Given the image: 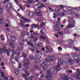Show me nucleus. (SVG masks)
<instances>
[{"instance_id": "obj_1", "label": "nucleus", "mask_w": 80, "mask_h": 80, "mask_svg": "<svg viewBox=\"0 0 80 80\" xmlns=\"http://www.w3.org/2000/svg\"><path fill=\"white\" fill-rule=\"evenodd\" d=\"M60 65H58L57 66H55L54 68H51L50 70H48L47 72V74L48 75H50L52 73V74H54V75L56 74V73H57V72H58L59 70H60Z\"/></svg>"}, {"instance_id": "obj_2", "label": "nucleus", "mask_w": 80, "mask_h": 80, "mask_svg": "<svg viewBox=\"0 0 80 80\" xmlns=\"http://www.w3.org/2000/svg\"><path fill=\"white\" fill-rule=\"evenodd\" d=\"M48 58H46V61L44 62H42L39 65L41 67H42L44 70H45V69L43 68L45 66L47 65V66H49L50 65V63H49L47 61Z\"/></svg>"}, {"instance_id": "obj_3", "label": "nucleus", "mask_w": 80, "mask_h": 80, "mask_svg": "<svg viewBox=\"0 0 80 80\" xmlns=\"http://www.w3.org/2000/svg\"><path fill=\"white\" fill-rule=\"evenodd\" d=\"M13 6L11 3L7 4L6 6V9L7 12H11V9Z\"/></svg>"}, {"instance_id": "obj_4", "label": "nucleus", "mask_w": 80, "mask_h": 80, "mask_svg": "<svg viewBox=\"0 0 80 80\" xmlns=\"http://www.w3.org/2000/svg\"><path fill=\"white\" fill-rule=\"evenodd\" d=\"M79 57L78 55L77 54H75L72 56L73 59L77 63H79L80 62V60L78 59Z\"/></svg>"}, {"instance_id": "obj_5", "label": "nucleus", "mask_w": 80, "mask_h": 80, "mask_svg": "<svg viewBox=\"0 0 80 80\" xmlns=\"http://www.w3.org/2000/svg\"><path fill=\"white\" fill-rule=\"evenodd\" d=\"M35 14L37 16H41V10L40 9H37L35 12Z\"/></svg>"}, {"instance_id": "obj_6", "label": "nucleus", "mask_w": 80, "mask_h": 80, "mask_svg": "<svg viewBox=\"0 0 80 80\" xmlns=\"http://www.w3.org/2000/svg\"><path fill=\"white\" fill-rule=\"evenodd\" d=\"M30 75V73L28 72H26V75L24 74H23L22 75V77L26 79H27V76Z\"/></svg>"}, {"instance_id": "obj_7", "label": "nucleus", "mask_w": 80, "mask_h": 80, "mask_svg": "<svg viewBox=\"0 0 80 80\" xmlns=\"http://www.w3.org/2000/svg\"><path fill=\"white\" fill-rule=\"evenodd\" d=\"M3 51L4 52H6L8 56L10 55V53L8 51V50L7 49V47L4 46L3 48Z\"/></svg>"}, {"instance_id": "obj_8", "label": "nucleus", "mask_w": 80, "mask_h": 80, "mask_svg": "<svg viewBox=\"0 0 80 80\" xmlns=\"http://www.w3.org/2000/svg\"><path fill=\"white\" fill-rule=\"evenodd\" d=\"M46 58L48 59L47 61L49 63H50V62H49V61L48 60H49V61H50L51 62H52V61H53V60H54V57L53 56H50L49 57V58Z\"/></svg>"}, {"instance_id": "obj_9", "label": "nucleus", "mask_w": 80, "mask_h": 80, "mask_svg": "<svg viewBox=\"0 0 80 80\" xmlns=\"http://www.w3.org/2000/svg\"><path fill=\"white\" fill-rule=\"evenodd\" d=\"M28 16L30 18H32L34 16V13L32 11H29V13L28 14Z\"/></svg>"}, {"instance_id": "obj_10", "label": "nucleus", "mask_w": 80, "mask_h": 80, "mask_svg": "<svg viewBox=\"0 0 80 80\" xmlns=\"http://www.w3.org/2000/svg\"><path fill=\"white\" fill-rule=\"evenodd\" d=\"M78 8H72V10H73V14H77L78 13V11L77 9Z\"/></svg>"}, {"instance_id": "obj_11", "label": "nucleus", "mask_w": 80, "mask_h": 80, "mask_svg": "<svg viewBox=\"0 0 80 80\" xmlns=\"http://www.w3.org/2000/svg\"><path fill=\"white\" fill-rule=\"evenodd\" d=\"M68 21L69 23H70V22H71L72 23H75V20H73V19L71 17H69L68 18Z\"/></svg>"}, {"instance_id": "obj_12", "label": "nucleus", "mask_w": 80, "mask_h": 80, "mask_svg": "<svg viewBox=\"0 0 80 80\" xmlns=\"http://www.w3.org/2000/svg\"><path fill=\"white\" fill-rule=\"evenodd\" d=\"M29 58L31 60H34L37 58V56H35L33 54H31L29 56Z\"/></svg>"}, {"instance_id": "obj_13", "label": "nucleus", "mask_w": 80, "mask_h": 80, "mask_svg": "<svg viewBox=\"0 0 80 80\" xmlns=\"http://www.w3.org/2000/svg\"><path fill=\"white\" fill-rule=\"evenodd\" d=\"M46 32V30L43 28H42L40 31V33L42 35H44Z\"/></svg>"}, {"instance_id": "obj_14", "label": "nucleus", "mask_w": 80, "mask_h": 80, "mask_svg": "<svg viewBox=\"0 0 80 80\" xmlns=\"http://www.w3.org/2000/svg\"><path fill=\"white\" fill-rule=\"evenodd\" d=\"M62 66L63 68H66L68 66V63L66 62H63V63L62 64Z\"/></svg>"}, {"instance_id": "obj_15", "label": "nucleus", "mask_w": 80, "mask_h": 80, "mask_svg": "<svg viewBox=\"0 0 80 80\" xmlns=\"http://www.w3.org/2000/svg\"><path fill=\"white\" fill-rule=\"evenodd\" d=\"M22 19H23V21L24 22H28V23H30V19H27V18H25L22 17Z\"/></svg>"}, {"instance_id": "obj_16", "label": "nucleus", "mask_w": 80, "mask_h": 80, "mask_svg": "<svg viewBox=\"0 0 80 80\" xmlns=\"http://www.w3.org/2000/svg\"><path fill=\"white\" fill-rule=\"evenodd\" d=\"M30 63L29 62L27 63H24L23 65V67H26V68H29V67H30V65H29Z\"/></svg>"}, {"instance_id": "obj_17", "label": "nucleus", "mask_w": 80, "mask_h": 80, "mask_svg": "<svg viewBox=\"0 0 80 80\" xmlns=\"http://www.w3.org/2000/svg\"><path fill=\"white\" fill-rule=\"evenodd\" d=\"M39 27V25H37V24H33L32 25V26L31 27V28H32V29H34V28H38Z\"/></svg>"}, {"instance_id": "obj_18", "label": "nucleus", "mask_w": 80, "mask_h": 80, "mask_svg": "<svg viewBox=\"0 0 80 80\" xmlns=\"http://www.w3.org/2000/svg\"><path fill=\"white\" fill-rule=\"evenodd\" d=\"M22 44L20 43L18 45V47L19 48V50H23V47H22Z\"/></svg>"}, {"instance_id": "obj_19", "label": "nucleus", "mask_w": 80, "mask_h": 80, "mask_svg": "<svg viewBox=\"0 0 80 80\" xmlns=\"http://www.w3.org/2000/svg\"><path fill=\"white\" fill-rule=\"evenodd\" d=\"M11 41H12L13 43H15V41H16V39L13 36H12L11 37Z\"/></svg>"}, {"instance_id": "obj_20", "label": "nucleus", "mask_w": 80, "mask_h": 80, "mask_svg": "<svg viewBox=\"0 0 80 80\" xmlns=\"http://www.w3.org/2000/svg\"><path fill=\"white\" fill-rule=\"evenodd\" d=\"M68 62L70 65H72L73 64V63L74 62V61L73 59H69L68 61Z\"/></svg>"}, {"instance_id": "obj_21", "label": "nucleus", "mask_w": 80, "mask_h": 80, "mask_svg": "<svg viewBox=\"0 0 80 80\" xmlns=\"http://www.w3.org/2000/svg\"><path fill=\"white\" fill-rule=\"evenodd\" d=\"M22 56L23 58H26L27 57V54L24 53H22Z\"/></svg>"}, {"instance_id": "obj_22", "label": "nucleus", "mask_w": 80, "mask_h": 80, "mask_svg": "<svg viewBox=\"0 0 80 80\" xmlns=\"http://www.w3.org/2000/svg\"><path fill=\"white\" fill-rule=\"evenodd\" d=\"M65 58L66 59L68 60V58H70V56L69 54H66L65 55Z\"/></svg>"}, {"instance_id": "obj_23", "label": "nucleus", "mask_w": 80, "mask_h": 80, "mask_svg": "<svg viewBox=\"0 0 80 80\" xmlns=\"http://www.w3.org/2000/svg\"><path fill=\"white\" fill-rule=\"evenodd\" d=\"M14 72L15 73L16 75H19L20 73V71H19V70H18V69H16L14 70Z\"/></svg>"}, {"instance_id": "obj_24", "label": "nucleus", "mask_w": 80, "mask_h": 80, "mask_svg": "<svg viewBox=\"0 0 80 80\" xmlns=\"http://www.w3.org/2000/svg\"><path fill=\"white\" fill-rule=\"evenodd\" d=\"M62 78L63 80H69V78H68V77L67 75H66L64 77L62 78Z\"/></svg>"}, {"instance_id": "obj_25", "label": "nucleus", "mask_w": 80, "mask_h": 80, "mask_svg": "<svg viewBox=\"0 0 80 80\" xmlns=\"http://www.w3.org/2000/svg\"><path fill=\"white\" fill-rule=\"evenodd\" d=\"M16 54L18 55V56H20V54H21V52L19 50H17L16 52Z\"/></svg>"}, {"instance_id": "obj_26", "label": "nucleus", "mask_w": 80, "mask_h": 80, "mask_svg": "<svg viewBox=\"0 0 80 80\" xmlns=\"http://www.w3.org/2000/svg\"><path fill=\"white\" fill-rule=\"evenodd\" d=\"M53 78L51 76H46V79L47 80H52Z\"/></svg>"}, {"instance_id": "obj_27", "label": "nucleus", "mask_w": 80, "mask_h": 80, "mask_svg": "<svg viewBox=\"0 0 80 80\" xmlns=\"http://www.w3.org/2000/svg\"><path fill=\"white\" fill-rule=\"evenodd\" d=\"M75 27V25H73V24H70V23H69V24L68 26V28H71V27Z\"/></svg>"}, {"instance_id": "obj_28", "label": "nucleus", "mask_w": 80, "mask_h": 80, "mask_svg": "<svg viewBox=\"0 0 80 80\" xmlns=\"http://www.w3.org/2000/svg\"><path fill=\"white\" fill-rule=\"evenodd\" d=\"M77 73H79L80 74L78 75H77L76 76V77H80V70L78 69L77 71Z\"/></svg>"}, {"instance_id": "obj_29", "label": "nucleus", "mask_w": 80, "mask_h": 80, "mask_svg": "<svg viewBox=\"0 0 80 80\" xmlns=\"http://www.w3.org/2000/svg\"><path fill=\"white\" fill-rule=\"evenodd\" d=\"M63 63V60H62L59 59L58 60V63H59V64H61L62 65Z\"/></svg>"}, {"instance_id": "obj_30", "label": "nucleus", "mask_w": 80, "mask_h": 80, "mask_svg": "<svg viewBox=\"0 0 80 80\" xmlns=\"http://www.w3.org/2000/svg\"><path fill=\"white\" fill-rule=\"evenodd\" d=\"M54 29L56 31H59L60 30V28L57 26H55Z\"/></svg>"}, {"instance_id": "obj_31", "label": "nucleus", "mask_w": 80, "mask_h": 80, "mask_svg": "<svg viewBox=\"0 0 80 80\" xmlns=\"http://www.w3.org/2000/svg\"><path fill=\"white\" fill-rule=\"evenodd\" d=\"M44 55H45L48 56V55H50V52H49L48 51V52H44Z\"/></svg>"}, {"instance_id": "obj_32", "label": "nucleus", "mask_w": 80, "mask_h": 80, "mask_svg": "<svg viewBox=\"0 0 80 80\" xmlns=\"http://www.w3.org/2000/svg\"><path fill=\"white\" fill-rule=\"evenodd\" d=\"M73 42V41L72 40H70L68 41V43L69 45H72V43Z\"/></svg>"}, {"instance_id": "obj_33", "label": "nucleus", "mask_w": 80, "mask_h": 80, "mask_svg": "<svg viewBox=\"0 0 80 80\" xmlns=\"http://www.w3.org/2000/svg\"><path fill=\"white\" fill-rule=\"evenodd\" d=\"M42 53H40V55H39L38 56H36V58H40L42 57Z\"/></svg>"}, {"instance_id": "obj_34", "label": "nucleus", "mask_w": 80, "mask_h": 80, "mask_svg": "<svg viewBox=\"0 0 80 80\" xmlns=\"http://www.w3.org/2000/svg\"><path fill=\"white\" fill-rule=\"evenodd\" d=\"M28 45H30V46H31V47H34V46H33V43H32V42H28Z\"/></svg>"}, {"instance_id": "obj_35", "label": "nucleus", "mask_w": 80, "mask_h": 80, "mask_svg": "<svg viewBox=\"0 0 80 80\" xmlns=\"http://www.w3.org/2000/svg\"><path fill=\"white\" fill-rule=\"evenodd\" d=\"M34 68L35 69H36V70H40V68L37 65L34 66Z\"/></svg>"}, {"instance_id": "obj_36", "label": "nucleus", "mask_w": 80, "mask_h": 80, "mask_svg": "<svg viewBox=\"0 0 80 80\" xmlns=\"http://www.w3.org/2000/svg\"><path fill=\"white\" fill-rule=\"evenodd\" d=\"M10 46H11L12 48H15V45L14 44H13L12 42H10Z\"/></svg>"}, {"instance_id": "obj_37", "label": "nucleus", "mask_w": 80, "mask_h": 80, "mask_svg": "<svg viewBox=\"0 0 80 80\" xmlns=\"http://www.w3.org/2000/svg\"><path fill=\"white\" fill-rule=\"evenodd\" d=\"M54 51L53 49L51 48H50L48 50V52H53Z\"/></svg>"}, {"instance_id": "obj_38", "label": "nucleus", "mask_w": 80, "mask_h": 80, "mask_svg": "<svg viewBox=\"0 0 80 80\" xmlns=\"http://www.w3.org/2000/svg\"><path fill=\"white\" fill-rule=\"evenodd\" d=\"M15 59L16 61V62H19V58H18V57L17 56H16L15 57Z\"/></svg>"}, {"instance_id": "obj_39", "label": "nucleus", "mask_w": 80, "mask_h": 80, "mask_svg": "<svg viewBox=\"0 0 80 80\" xmlns=\"http://www.w3.org/2000/svg\"><path fill=\"white\" fill-rule=\"evenodd\" d=\"M27 2L29 4H30L31 3H33V1L31 0H28L27 1Z\"/></svg>"}, {"instance_id": "obj_40", "label": "nucleus", "mask_w": 80, "mask_h": 80, "mask_svg": "<svg viewBox=\"0 0 80 80\" xmlns=\"http://www.w3.org/2000/svg\"><path fill=\"white\" fill-rule=\"evenodd\" d=\"M38 47H42L43 46V43L41 42L38 43Z\"/></svg>"}, {"instance_id": "obj_41", "label": "nucleus", "mask_w": 80, "mask_h": 80, "mask_svg": "<svg viewBox=\"0 0 80 80\" xmlns=\"http://www.w3.org/2000/svg\"><path fill=\"white\" fill-rule=\"evenodd\" d=\"M44 26H45V23L44 22H42L40 25L41 27H43Z\"/></svg>"}, {"instance_id": "obj_42", "label": "nucleus", "mask_w": 80, "mask_h": 80, "mask_svg": "<svg viewBox=\"0 0 80 80\" xmlns=\"http://www.w3.org/2000/svg\"><path fill=\"white\" fill-rule=\"evenodd\" d=\"M66 73L67 74H69V73H72V70H68L66 71Z\"/></svg>"}, {"instance_id": "obj_43", "label": "nucleus", "mask_w": 80, "mask_h": 80, "mask_svg": "<svg viewBox=\"0 0 80 80\" xmlns=\"http://www.w3.org/2000/svg\"><path fill=\"white\" fill-rule=\"evenodd\" d=\"M30 62V61L27 59H25L23 61L24 63H27V62Z\"/></svg>"}, {"instance_id": "obj_44", "label": "nucleus", "mask_w": 80, "mask_h": 80, "mask_svg": "<svg viewBox=\"0 0 80 80\" xmlns=\"http://www.w3.org/2000/svg\"><path fill=\"white\" fill-rule=\"evenodd\" d=\"M12 52L13 54H16V51H15V49H12Z\"/></svg>"}, {"instance_id": "obj_45", "label": "nucleus", "mask_w": 80, "mask_h": 80, "mask_svg": "<svg viewBox=\"0 0 80 80\" xmlns=\"http://www.w3.org/2000/svg\"><path fill=\"white\" fill-rule=\"evenodd\" d=\"M68 12H69V13H72V14H73V10H72V11H70V10H69L68 11Z\"/></svg>"}, {"instance_id": "obj_46", "label": "nucleus", "mask_w": 80, "mask_h": 80, "mask_svg": "<svg viewBox=\"0 0 80 80\" xmlns=\"http://www.w3.org/2000/svg\"><path fill=\"white\" fill-rule=\"evenodd\" d=\"M1 76L2 77H5V75H4V72H1Z\"/></svg>"}, {"instance_id": "obj_47", "label": "nucleus", "mask_w": 80, "mask_h": 80, "mask_svg": "<svg viewBox=\"0 0 80 80\" xmlns=\"http://www.w3.org/2000/svg\"><path fill=\"white\" fill-rule=\"evenodd\" d=\"M58 34H59V35L60 36H61V35H62L63 33L62 32H58Z\"/></svg>"}, {"instance_id": "obj_48", "label": "nucleus", "mask_w": 80, "mask_h": 80, "mask_svg": "<svg viewBox=\"0 0 80 80\" xmlns=\"http://www.w3.org/2000/svg\"><path fill=\"white\" fill-rule=\"evenodd\" d=\"M53 15V18H57V15L55 13H54Z\"/></svg>"}, {"instance_id": "obj_49", "label": "nucleus", "mask_w": 80, "mask_h": 80, "mask_svg": "<svg viewBox=\"0 0 80 80\" xmlns=\"http://www.w3.org/2000/svg\"><path fill=\"white\" fill-rule=\"evenodd\" d=\"M42 4V2H39L37 3V5H41Z\"/></svg>"}, {"instance_id": "obj_50", "label": "nucleus", "mask_w": 80, "mask_h": 80, "mask_svg": "<svg viewBox=\"0 0 80 80\" xmlns=\"http://www.w3.org/2000/svg\"><path fill=\"white\" fill-rule=\"evenodd\" d=\"M8 2H9V1L6 0L4 2V4H5V3H7Z\"/></svg>"}, {"instance_id": "obj_51", "label": "nucleus", "mask_w": 80, "mask_h": 80, "mask_svg": "<svg viewBox=\"0 0 80 80\" xmlns=\"http://www.w3.org/2000/svg\"><path fill=\"white\" fill-rule=\"evenodd\" d=\"M40 37L41 38V39H45V38H46L45 37H44L42 36H40Z\"/></svg>"}, {"instance_id": "obj_52", "label": "nucleus", "mask_w": 80, "mask_h": 80, "mask_svg": "<svg viewBox=\"0 0 80 80\" xmlns=\"http://www.w3.org/2000/svg\"><path fill=\"white\" fill-rule=\"evenodd\" d=\"M22 68V66L20 64H19L18 65V68Z\"/></svg>"}, {"instance_id": "obj_53", "label": "nucleus", "mask_w": 80, "mask_h": 80, "mask_svg": "<svg viewBox=\"0 0 80 80\" xmlns=\"http://www.w3.org/2000/svg\"><path fill=\"white\" fill-rule=\"evenodd\" d=\"M30 27V25L28 24H26L25 26H24V28H26V27Z\"/></svg>"}, {"instance_id": "obj_54", "label": "nucleus", "mask_w": 80, "mask_h": 80, "mask_svg": "<svg viewBox=\"0 0 80 80\" xmlns=\"http://www.w3.org/2000/svg\"><path fill=\"white\" fill-rule=\"evenodd\" d=\"M56 25L57 26H60V23L59 22H57L56 23Z\"/></svg>"}, {"instance_id": "obj_55", "label": "nucleus", "mask_w": 80, "mask_h": 80, "mask_svg": "<svg viewBox=\"0 0 80 80\" xmlns=\"http://www.w3.org/2000/svg\"><path fill=\"white\" fill-rule=\"evenodd\" d=\"M6 22H8V24L9 25H10L11 24L10 22H9V21L7 19H6Z\"/></svg>"}, {"instance_id": "obj_56", "label": "nucleus", "mask_w": 80, "mask_h": 80, "mask_svg": "<svg viewBox=\"0 0 80 80\" xmlns=\"http://www.w3.org/2000/svg\"><path fill=\"white\" fill-rule=\"evenodd\" d=\"M3 8H1L0 9V13H3Z\"/></svg>"}, {"instance_id": "obj_57", "label": "nucleus", "mask_w": 80, "mask_h": 80, "mask_svg": "<svg viewBox=\"0 0 80 80\" xmlns=\"http://www.w3.org/2000/svg\"><path fill=\"white\" fill-rule=\"evenodd\" d=\"M3 22V19L2 18H0V23H2Z\"/></svg>"}, {"instance_id": "obj_58", "label": "nucleus", "mask_w": 80, "mask_h": 80, "mask_svg": "<svg viewBox=\"0 0 80 80\" xmlns=\"http://www.w3.org/2000/svg\"><path fill=\"white\" fill-rule=\"evenodd\" d=\"M20 25L21 27H23V28H25V25H24V24L21 23L20 24Z\"/></svg>"}, {"instance_id": "obj_59", "label": "nucleus", "mask_w": 80, "mask_h": 80, "mask_svg": "<svg viewBox=\"0 0 80 80\" xmlns=\"http://www.w3.org/2000/svg\"><path fill=\"white\" fill-rule=\"evenodd\" d=\"M48 8L49 10H51V11H52V12H53V9H52V8H51L50 7H48Z\"/></svg>"}, {"instance_id": "obj_60", "label": "nucleus", "mask_w": 80, "mask_h": 80, "mask_svg": "<svg viewBox=\"0 0 80 80\" xmlns=\"http://www.w3.org/2000/svg\"><path fill=\"white\" fill-rule=\"evenodd\" d=\"M38 22H42V20H41V19L40 18H38Z\"/></svg>"}, {"instance_id": "obj_61", "label": "nucleus", "mask_w": 80, "mask_h": 80, "mask_svg": "<svg viewBox=\"0 0 80 80\" xmlns=\"http://www.w3.org/2000/svg\"><path fill=\"white\" fill-rule=\"evenodd\" d=\"M10 31L11 33H13V32H14V30L12 29H10Z\"/></svg>"}, {"instance_id": "obj_62", "label": "nucleus", "mask_w": 80, "mask_h": 80, "mask_svg": "<svg viewBox=\"0 0 80 80\" xmlns=\"http://www.w3.org/2000/svg\"><path fill=\"white\" fill-rule=\"evenodd\" d=\"M60 16L61 17L64 16V13H60Z\"/></svg>"}, {"instance_id": "obj_63", "label": "nucleus", "mask_w": 80, "mask_h": 80, "mask_svg": "<svg viewBox=\"0 0 80 80\" xmlns=\"http://www.w3.org/2000/svg\"><path fill=\"white\" fill-rule=\"evenodd\" d=\"M22 44L23 45L25 43V40H23L21 42Z\"/></svg>"}, {"instance_id": "obj_64", "label": "nucleus", "mask_w": 80, "mask_h": 80, "mask_svg": "<svg viewBox=\"0 0 80 80\" xmlns=\"http://www.w3.org/2000/svg\"><path fill=\"white\" fill-rule=\"evenodd\" d=\"M73 48L74 49V50H75L77 51H79V49L78 48Z\"/></svg>"}]
</instances>
